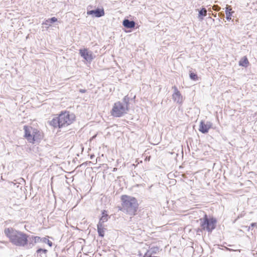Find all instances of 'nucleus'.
Listing matches in <instances>:
<instances>
[{"mask_svg": "<svg viewBox=\"0 0 257 257\" xmlns=\"http://www.w3.org/2000/svg\"><path fill=\"white\" fill-rule=\"evenodd\" d=\"M4 232L10 242L14 245L20 247L26 245L27 234L13 228H6Z\"/></svg>", "mask_w": 257, "mask_h": 257, "instance_id": "obj_1", "label": "nucleus"}, {"mask_svg": "<svg viewBox=\"0 0 257 257\" xmlns=\"http://www.w3.org/2000/svg\"><path fill=\"white\" fill-rule=\"evenodd\" d=\"M122 207L120 210L131 215H134L138 208L137 199L133 197L122 195L121 197Z\"/></svg>", "mask_w": 257, "mask_h": 257, "instance_id": "obj_2", "label": "nucleus"}, {"mask_svg": "<svg viewBox=\"0 0 257 257\" xmlns=\"http://www.w3.org/2000/svg\"><path fill=\"white\" fill-rule=\"evenodd\" d=\"M24 130L25 137L31 143H34L35 141L40 140L41 138L40 132L35 128L25 125Z\"/></svg>", "mask_w": 257, "mask_h": 257, "instance_id": "obj_3", "label": "nucleus"}, {"mask_svg": "<svg viewBox=\"0 0 257 257\" xmlns=\"http://www.w3.org/2000/svg\"><path fill=\"white\" fill-rule=\"evenodd\" d=\"M200 226L202 229L206 230L209 232H211L216 227L217 220L215 218H209L206 214H205L203 218L199 219Z\"/></svg>", "mask_w": 257, "mask_h": 257, "instance_id": "obj_4", "label": "nucleus"}, {"mask_svg": "<svg viewBox=\"0 0 257 257\" xmlns=\"http://www.w3.org/2000/svg\"><path fill=\"white\" fill-rule=\"evenodd\" d=\"M128 110V107L126 104H123L122 102L118 101L114 104L111 110V114L114 117H120L126 113Z\"/></svg>", "mask_w": 257, "mask_h": 257, "instance_id": "obj_5", "label": "nucleus"}, {"mask_svg": "<svg viewBox=\"0 0 257 257\" xmlns=\"http://www.w3.org/2000/svg\"><path fill=\"white\" fill-rule=\"evenodd\" d=\"M60 126L64 127L72 123L75 118L73 113L70 114L68 112H62L59 115Z\"/></svg>", "mask_w": 257, "mask_h": 257, "instance_id": "obj_6", "label": "nucleus"}, {"mask_svg": "<svg viewBox=\"0 0 257 257\" xmlns=\"http://www.w3.org/2000/svg\"><path fill=\"white\" fill-rule=\"evenodd\" d=\"M212 124V123L210 121H207L206 123H204L203 121H201L200 122L199 131L203 134H206L211 127Z\"/></svg>", "mask_w": 257, "mask_h": 257, "instance_id": "obj_7", "label": "nucleus"}, {"mask_svg": "<svg viewBox=\"0 0 257 257\" xmlns=\"http://www.w3.org/2000/svg\"><path fill=\"white\" fill-rule=\"evenodd\" d=\"M79 54L87 61L90 62L93 59L92 52L88 51L87 49H80Z\"/></svg>", "mask_w": 257, "mask_h": 257, "instance_id": "obj_8", "label": "nucleus"}, {"mask_svg": "<svg viewBox=\"0 0 257 257\" xmlns=\"http://www.w3.org/2000/svg\"><path fill=\"white\" fill-rule=\"evenodd\" d=\"M88 15H92L95 17L99 18L104 15L103 9H97L94 10L88 11L87 12Z\"/></svg>", "mask_w": 257, "mask_h": 257, "instance_id": "obj_9", "label": "nucleus"}, {"mask_svg": "<svg viewBox=\"0 0 257 257\" xmlns=\"http://www.w3.org/2000/svg\"><path fill=\"white\" fill-rule=\"evenodd\" d=\"M173 89H174V93H173L172 97L173 99L177 103H180L182 101V97L180 92L177 89V88L174 86L173 87Z\"/></svg>", "mask_w": 257, "mask_h": 257, "instance_id": "obj_10", "label": "nucleus"}, {"mask_svg": "<svg viewBox=\"0 0 257 257\" xmlns=\"http://www.w3.org/2000/svg\"><path fill=\"white\" fill-rule=\"evenodd\" d=\"M122 23L124 27L126 28H133L135 26V22L133 21H130L128 19H124Z\"/></svg>", "mask_w": 257, "mask_h": 257, "instance_id": "obj_11", "label": "nucleus"}, {"mask_svg": "<svg viewBox=\"0 0 257 257\" xmlns=\"http://www.w3.org/2000/svg\"><path fill=\"white\" fill-rule=\"evenodd\" d=\"M48 250L46 249L39 248L36 252V257H46Z\"/></svg>", "mask_w": 257, "mask_h": 257, "instance_id": "obj_12", "label": "nucleus"}, {"mask_svg": "<svg viewBox=\"0 0 257 257\" xmlns=\"http://www.w3.org/2000/svg\"><path fill=\"white\" fill-rule=\"evenodd\" d=\"M108 220V214H107V211L105 210H103L102 211V216L99 219V221L98 223H100L103 225V223L106 222Z\"/></svg>", "mask_w": 257, "mask_h": 257, "instance_id": "obj_13", "label": "nucleus"}, {"mask_svg": "<svg viewBox=\"0 0 257 257\" xmlns=\"http://www.w3.org/2000/svg\"><path fill=\"white\" fill-rule=\"evenodd\" d=\"M35 236H30L27 234V240L26 245L28 244L30 247H32L35 245L36 243L34 242Z\"/></svg>", "mask_w": 257, "mask_h": 257, "instance_id": "obj_14", "label": "nucleus"}, {"mask_svg": "<svg viewBox=\"0 0 257 257\" xmlns=\"http://www.w3.org/2000/svg\"><path fill=\"white\" fill-rule=\"evenodd\" d=\"M97 229L99 235L101 237H103L104 235V231L105 230L103 225L100 223H98L97 225Z\"/></svg>", "mask_w": 257, "mask_h": 257, "instance_id": "obj_15", "label": "nucleus"}, {"mask_svg": "<svg viewBox=\"0 0 257 257\" xmlns=\"http://www.w3.org/2000/svg\"><path fill=\"white\" fill-rule=\"evenodd\" d=\"M50 124L53 126L55 127H59V128L61 127L60 126V121L59 117L53 118L52 120H51L50 122Z\"/></svg>", "mask_w": 257, "mask_h": 257, "instance_id": "obj_16", "label": "nucleus"}, {"mask_svg": "<svg viewBox=\"0 0 257 257\" xmlns=\"http://www.w3.org/2000/svg\"><path fill=\"white\" fill-rule=\"evenodd\" d=\"M160 251V248L158 246H154L151 248H150V249L147 251V252L149 253V254H151L152 256H153V254H157Z\"/></svg>", "mask_w": 257, "mask_h": 257, "instance_id": "obj_17", "label": "nucleus"}, {"mask_svg": "<svg viewBox=\"0 0 257 257\" xmlns=\"http://www.w3.org/2000/svg\"><path fill=\"white\" fill-rule=\"evenodd\" d=\"M207 15V10L205 8H203L199 11L198 18L200 20L203 19V17Z\"/></svg>", "mask_w": 257, "mask_h": 257, "instance_id": "obj_18", "label": "nucleus"}, {"mask_svg": "<svg viewBox=\"0 0 257 257\" xmlns=\"http://www.w3.org/2000/svg\"><path fill=\"white\" fill-rule=\"evenodd\" d=\"M231 10V9L230 8V7H227L226 8V10H225V13H226V19L227 20H230L231 19V15H232V13H233V12H230Z\"/></svg>", "mask_w": 257, "mask_h": 257, "instance_id": "obj_19", "label": "nucleus"}, {"mask_svg": "<svg viewBox=\"0 0 257 257\" xmlns=\"http://www.w3.org/2000/svg\"><path fill=\"white\" fill-rule=\"evenodd\" d=\"M248 63V61L246 57L243 58L240 61H239V65L246 67L247 66V64Z\"/></svg>", "mask_w": 257, "mask_h": 257, "instance_id": "obj_20", "label": "nucleus"}, {"mask_svg": "<svg viewBox=\"0 0 257 257\" xmlns=\"http://www.w3.org/2000/svg\"><path fill=\"white\" fill-rule=\"evenodd\" d=\"M42 242L48 244L50 247H51L53 245L52 242L46 237H43Z\"/></svg>", "mask_w": 257, "mask_h": 257, "instance_id": "obj_21", "label": "nucleus"}, {"mask_svg": "<svg viewBox=\"0 0 257 257\" xmlns=\"http://www.w3.org/2000/svg\"><path fill=\"white\" fill-rule=\"evenodd\" d=\"M189 76L191 79L193 80H197L198 79V76L196 74L190 72L189 74Z\"/></svg>", "mask_w": 257, "mask_h": 257, "instance_id": "obj_22", "label": "nucleus"}, {"mask_svg": "<svg viewBox=\"0 0 257 257\" xmlns=\"http://www.w3.org/2000/svg\"><path fill=\"white\" fill-rule=\"evenodd\" d=\"M57 21V19L55 17H53L47 20V22L50 25L51 24L54 23Z\"/></svg>", "mask_w": 257, "mask_h": 257, "instance_id": "obj_23", "label": "nucleus"}, {"mask_svg": "<svg viewBox=\"0 0 257 257\" xmlns=\"http://www.w3.org/2000/svg\"><path fill=\"white\" fill-rule=\"evenodd\" d=\"M129 97L127 96H125L122 100L123 104H126V106H128V102H129Z\"/></svg>", "mask_w": 257, "mask_h": 257, "instance_id": "obj_24", "label": "nucleus"}, {"mask_svg": "<svg viewBox=\"0 0 257 257\" xmlns=\"http://www.w3.org/2000/svg\"><path fill=\"white\" fill-rule=\"evenodd\" d=\"M43 237H40L39 236H35L34 237V242L36 243L38 242H42Z\"/></svg>", "mask_w": 257, "mask_h": 257, "instance_id": "obj_25", "label": "nucleus"}, {"mask_svg": "<svg viewBox=\"0 0 257 257\" xmlns=\"http://www.w3.org/2000/svg\"><path fill=\"white\" fill-rule=\"evenodd\" d=\"M212 9L216 11H219L220 10V8L217 5H214Z\"/></svg>", "mask_w": 257, "mask_h": 257, "instance_id": "obj_26", "label": "nucleus"}, {"mask_svg": "<svg viewBox=\"0 0 257 257\" xmlns=\"http://www.w3.org/2000/svg\"><path fill=\"white\" fill-rule=\"evenodd\" d=\"M143 257H156L155 256H152L151 254H149V253L147 251L144 254Z\"/></svg>", "mask_w": 257, "mask_h": 257, "instance_id": "obj_27", "label": "nucleus"}, {"mask_svg": "<svg viewBox=\"0 0 257 257\" xmlns=\"http://www.w3.org/2000/svg\"><path fill=\"white\" fill-rule=\"evenodd\" d=\"M176 182V180H175V179H172L170 181L169 183H171V184H172L173 185H174V184H175Z\"/></svg>", "mask_w": 257, "mask_h": 257, "instance_id": "obj_28", "label": "nucleus"}, {"mask_svg": "<svg viewBox=\"0 0 257 257\" xmlns=\"http://www.w3.org/2000/svg\"><path fill=\"white\" fill-rule=\"evenodd\" d=\"M257 225V224L255 222H253V223H251V224H250V227H255V226H256Z\"/></svg>", "mask_w": 257, "mask_h": 257, "instance_id": "obj_29", "label": "nucleus"}, {"mask_svg": "<svg viewBox=\"0 0 257 257\" xmlns=\"http://www.w3.org/2000/svg\"><path fill=\"white\" fill-rule=\"evenodd\" d=\"M80 92L81 93H85L86 92V90L85 89H80Z\"/></svg>", "mask_w": 257, "mask_h": 257, "instance_id": "obj_30", "label": "nucleus"}, {"mask_svg": "<svg viewBox=\"0 0 257 257\" xmlns=\"http://www.w3.org/2000/svg\"><path fill=\"white\" fill-rule=\"evenodd\" d=\"M67 180L69 179L70 181H73V179L74 178H71V177H70V178H66Z\"/></svg>", "mask_w": 257, "mask_h": 257, "instance_id": "obj_31", "label": "nucleus"}, {"mask_svg": "<svg viewBox=\"0 0 257 257\" xmlns=\"http://www.w3.org/2000/svg\"><path fill=\"white\" fill-rule=\"evenodd\" d=\"M246 227H247V231H249L250 228V226H248V227L246 226Z\"/></svg>", "mask_w": 257, "mask_h": 257, "instance_id": "obj_32", "label": "nucleus"}, {"mask_svg": "<svg viewBox=\"0 0 257 257\" xmlns=\"http://www.w3.org/2000/svg\"><path fill=\"white\" fill-rule=\"evenodd\" d=\"M91 171V169H90V168H89V169H88L87 170V171H88V172H90V171Z\"/></svg>", "mask_w": 257, "mask_h": 257, "instance_id": "obj_33", "label": "nucleus"}, {"mask_svg": "<svg viewBox=\"0 0 257 257\" xmlns=\"http://www.w3.org/2000/svg\"><path fill=\"white\" fill-rule=\"evenodd\" d=\"M226 249L228 250H231V249H230V248H226Z\"/></svg>", "mask_w": 257, "mask_h": 257, "instance_id": "obj_34", "label": "nucleus"}, {"mask_svg": "<svg viewBox=\"0 0 257 257\" xmlns=\"http://www.w3.org/2000/svg\"><path fill=\"white\" fill-rule=\"evenodd\" d=\"M219 14V15H222V13H220ZM223 15H223V14H222V16H223Z\"/></svg>", "mask_w": 257, "mask_h": 257, "instance_id": "obj_35", "label": "nucleus"}, {"mask_svg": "<svg viewBox=\"0 0 257 257\" xmlns=\"http://www.w3.org/2000/svg\"><path fill=\"white\" fill-rule=\"evenodd\" d=\"M20 179H22V180H24V179H23V178H22V177H21V178H20Z\"/></svg>", "mask_w": 257, "mask_h": 257, "instance_id": "obj_36", "label": "nucleus"}]
</instances>
